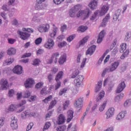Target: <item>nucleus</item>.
I'll return each instance as SVG.
<instances>
[{"label":"nucleus","mask_w":131,"mask_h":131,"mask_svg":"<svg viewBox=\"0 0 131 131\" xmlns=\"http://www.w3.org/2000/svg\"><path fill=\"white\" fill-rule=\"evenodd\" d=\"M57 32H58V28L56 27H54L53 28V30L50 32L49 36L50 37H51V38H49L47 42L45 44L44 47L46 48V49L51 50L54 47L55 45L54 38H55V36L57 35Z\"/></svg>","instance_id":"nucleus-1"},{"label":"nucleus","mask_w":131,"mask_h":131,"mask_svg":"<svg viewBox=\"0 0 131 131\" xmlns=\"http://www.w3.org/2000/svg\"><path fill=\"white\" fill-rule=\"evenodd\" d=\"M26 104V100H22L21 102L17 105V106H15V105H11L9 108V111H15L16 110V108H20L17 111V113H21L24 109H25V107L23 106V105H25Z\"/></svg>","instance_id":"nucleus-2"},{"label":"nucleus","mask_w":131,"mask_h":131,"mask_svg":"<svg viewBox=\"0 0 131 131\" xmlns=\"http://www.w3.org/2000/svg\"><path fill=\"white\" fill-rule=\"evenodd\" d=\"M91 14H92V11H91L90 9L87 8L84 10H80L77 14V16L78 17H83L84 20L87 18H89Z\"/></svg>","instance_id":"nucleus-3"},{"label":"nucleus","mask_w":131,"mask_h":131,"mask_svg":"<svg viewBox=\"0 0 131 131\" xmlns=\"http://www.w3.org/2000/svg\"><path fill=\"white\" fill-rule=\"evenodd\" d=\"M64 73L62 71L59 72L56 75L55 77V80L56 81V84H55V90L57 91L58 89L61 86V81L60 79H62V77H63V75Z\"/></svg>","instance_id":"nucleus-4"},{"label":"nucleus","mask_w":131,"mask_h":131,"mask_svg":"<svg viewBox=\"0 0 131 131\" xmlns=\"http://www.w3.org/2000/svg\"><path fill=\"white\" fill-rule=\"evenodd\" d=\"M83 79H84V77L83 76H78L74 80V83L75 84L76 86H77V88H80V86H81V84H82Z\"/></svg>","instance_id":"nucleus-5"},{"label":"nucleus","mask_w":131,"mask_h":131,"mask_svg":"<svg viewBox=\"0 0 131 131\" xmlns=\"http://www.w3.org/2000/svg\"><path fill=\"white\" fill-rule=\"evenodd\" d=\"M59 56H60L59 52L53 53L51 57V59H50L48 61V64H52L53 62H54L55 64L57 63L58 58H59Z\"/></svg>","instance_id":"nucleus-6"},{"label":"nucleus","mask_w":131,"mask_h":131,"mask_svg":"<svg viewBox=\"0 0 131 131\" xmlns=\"http://www.w3.org/2000/svg\"><path fill=\"white\" fill-rule=\"evenodd\" d=\"M50 29V25L46 24L45 25H41L38 28V30L41 33H43V32H48Z\"/></svg>","instance_id":"nucleus-7"},{"label":"nucleus","mask_w":131,"mask_h":131,"mask_svg":"<svg viewBox=\"0 0 131 131\" xmlns=\"http://www.w3.org/2000/svg\"><path fill=\"white\" fill-rule=\"evenodd\" d=\"M83 102V98H79L77 100H75V102L74 105L76 108H79L78 110V112H79L82 107V102Z\"/></svg>","instance_id":"nucleus-8"},{"label":"nucleus","mask_w":131,"mask_h":131,"mask_svg":"<svg viewBox=\"0 0 131 131\" xmlns=\"http://www.w3.org/2000/svg\"><path fill=\"white\" fill-rule=\"evenodd\" d=\"M46 2V0H36L35 5L36 10H43L45 9V4H42Z\"/></svg>","instance_id":"nucleus-9"},{"label":"nucleus","mask_w":131,"mask_h":131,"mask_svg":"<svg viewBox=\"0 0 131 131\" xmlns=\"http://www.w3.org/2000/svg\"><path fill=\"white\" fill-rule=\"evenodd\" d=\"M10 125L12 129H17L18 128V119L15 118L14 116L11 117Z\"/></svg>","instance_id":"nucleus-10"},{"label":"nucleus","mask_w":131,"mask_h":131,"mask_svg":"<svg viewBox=\"0 0 131 131\" xmlns=\"http://www.w3.org/2000/svg\"><path fill=\"white\" fill-rule=\"evenodd\" d=\"M17 33L19 34L20 38L23 40H26L28 39L29 36H30V34L27 33V32H21V31H17Z\"/></svg>","instance_id":"nucleus-11"},{"label":"nucleus","mask_w":131,"mask_h":131,"mask_svg":"<svg viewBox=\"0 0 131 131\" xmlns=\"http://www.w3.org/2000/svg\"><path fill=\"white\" fill-rule=\"evenodd\" d=\"M34 84V80L32 78H29L26 80L25 82V86L26 89H30Z\"/></svg>","instance_id":"nucleus-12"},{"label":"nucleus","mask_w":131,"mask_h":131,"mask_svg":"<svg viewBox=\"0 0 131 131\" xmlns=\"http://www.w3.org/2000/svg\"><path fill=\"white\" fill-rule=\"evenodd\" d=\"M1 89L3 91H6L9 88V82L6 79H3L1 81Z\"/></svg>","instance_id":"nucleus-13"},{"label":"nucleus","mask_w":131,"mask_h":131,"mask_svg":"<svg viewBox=\"0 0 131 131\" xmlns=\"http://www.w3.org/2000/svg\"><path fill=\"white\" fill-rule=\"evenodd\" d=\"M114 111H115V110L114 107L110 108L105 114V115H106V119L111 118V117L114 115Z\"/></svg>","instance_id":"nucleus-14"},{"label":"nucleus","mask_w":131,"mask_h":131,"mask_svg":"<svg viewBox=\"0 0 131 131\" xmlns=\"http://www.w3.org/2000/svg\"><path fill=\"white\" fill-rule=\"evenodd\" d=\"M31 115H33V114L31 113V111L28 110L21 113V117L22 119H26V118H27V117L31 116Z\"/></svg>","instance_id":"nucleus-15"},{"label":"nucleus","mask_w":131,"mask_h":131,"mask_svg":"<svg viewBox=\"0 0 131 131\" xmlns=\"http://www.w3.org/2000/svg\"><path fill=\"white\" fill-rule=\"evenodd\" d=\"M106 34V32L105 30L101 31L100 33L99 34L98 37L97 39V43H101L102 41H103V39L104 38V37L105 36Z\"/></svg>","instance_id":"nucleus-16"},{"label":"nucleus","mask_w":131,"mask_h":131,"mask_svg":"<svg viewBox=\"0 0 131 131\" xmlns=\"http://www.w3.org/2000/svg\"><path fill=\"white\" fill-rule=\"evenodd\" d=\"M98 0H92L89 5L91 10H95L98 7Z\"/></svg>","instance_id":"nucleus-17"},{"label":"nucleus","mask_w":131,"mask_h":131,"mask_svg":"<svg viewBox=\"0 0 131 131\" xmlns=\"http://www.w3.org/2000/svg\"><path fill=\"white\" fill-rule=\"evenodd\" d=\"M125 88V83L124 81L121 82L119 85L116 90V93L117 94H119V93H121L123 90Z\"/></svg>","instance_id":"nucleus-18"},{"label":"nucleus","mask_w":131,"mask_h":131,"mask_svg":"<svg viewBox=\"0 0 131 131\" xmlns=\"http://www.w3.org/2000/svg\"><path fill=\"white\" fill-rule=\"evenodd\" d=\"M13 72L16 74H22V72H23V68L20 66H16L13 69Z\"/></svg>","instance_id":"nucleus-19"},{"label":"nucleus","mask_w":131,"mask_h":131,"mask_svg":"<svg viewBox=\"0 0 131 131\" xmlns=\"http://www.w3.org/2000/svg\"><path fill=\"white\" fill-rule=\"evenodd\" d=\"M97 48V46L93 45L91 46L90 48H89L88 50L86 52V55H90V56H92L94 53H95V51H96V48Z\"/></svg>","instance_id":"nucleus-20"},{"label":"nucleus","mask_w":131,"mask_h":131,"mask_svg":"<svg viewBox=\"0 0 131 131\" xmlns=\"http://www.w3.org/2000/svg\"><path fill=\"white\" fill-rule=\"evenodd\" d=\"M109 10V7L107 6H103L102 7L101 11H99V15L100 16H104L108 12Z\"/></svg>","instance_id":"nucleus-21"},{"label":"nucleus","mask_w":131,"mask_h":131,"mask_svg":"<svg viewBox=\"0 0 131 131\" xmlns=\"http://www.w3.org/2000/svg\"><path fill=\"white\" fill-rule=\"evenodd\" d=\"M118 66H119V62L118 61H115L114 63H112L111 67H110V69H111V72L115 71V70L117 69Z\"/></svg>","instance_id":"nucleus-22"},{"label":"nucleus","mask_w":131,"mask_h":131,"mask_svg":"<svg viewBox=\"0 0 131 131\" xmlns=\"http://www.w3.org/2000/svg\"><path fill=\"white\" fill-rule=\"evenodd\" d=\"M120 15H121V9H119L116 10L113 16V20H114V21H117Z\"/></svg>","instance_id":"nucleus-23"},{"label":"nucleus","mask_w":131,"mask_h":131,"mask_svg":"<svg viewBox=\"0 0 131 131\" xmlns=\"http://www.w3.org/2000/svg\"><path fill=\"white\" fill-rule=\"evenodd\" d=\"M110 19V15L109 14H107L102 20V23L101 24V27H105V26L107 25V23H108V20Z\"/></svg>","instance_id":"nucleus-24"},{"label":"nucleus","mask_w":131,"mask_h":131,"mask_svg":"<svg viewBox=\"0 0 131 131\" xmlns=\"http://www.w3.org/2000/svg\"><path fill=\"white\" fill-rule=\"evenodd\" d=\"M73 114L74 112L72 111V110L68 111L67 112V122H70L71 120H72V119L73 118Z\"/></svg>","instance_id":"nucleus-25"},{"label":"nucleus","mask_w":131,"mask_h":131,"mask_svg":"<svg viewBox=\"0 0 131 131\" xmlns=\"http://www.w3.org/2000/svg\"><path fill=\"white\" fill-rule=\"evenodd\" d=\"M65 122V117L63 114H60L58 117V121L57 122V124L60 125L63 124Z\"/></svg>","instance_id":"nucleus-26"},{"label":"nucleus","mask_w":131,"mask_h":131,"mask_svg":"<svg viewBox=\"0 0 131 131\" xmlns=\"http://www.w3.org/2000/svg\"><path fill=\"white\" fill-rule=\"evenodd\" d=\"M125 115H126V111H123L120 112L117 116V120H121L123 118H124Z\"/></svg>","instance_id":"nucleus-27"},{"label":"nucleus","mask_w":131,"mask_h":131,"mask_svg":"<svg viewBox=\"0 0 131 131\" xmlns=\"http://www.w3.org/2000/svg\"><path fill=\"white\" fill-rule=\"evenodd\" d=\"M105 96V92L102 91L100 93V94L98 95V97L96 99V102L98 104H99V103H101L102 101V99H103V97Z\"/></svg>","instance_id":"nucleus-28"},{"label":"nucleus","mask_w":131,"mask_h":131,"mask_svg":"<svg viewBox=\"0 0 131 131\" xmlns=\"http://www.w3.org/2000/svg\"><path fill=\"white\" fill-rule=\"evenodd\" d=\"M66 54L64 53L62 54V55L59 58L58 60V62L60 65H62V64H64L65 62H66Z\"/></svg>","instance_id":"nucleus-29"},{"label":"nucleus","mask_w":131,"mask_h":131,"mask_svg":"<svg viewBox=\"0 0 131 131\" xmlns=\"http://www.w3.org/2000/svg\"><path fill=\"white\" fill-rule=\"evenodd\" d=\"M16 49L14 48H10L8 49L7 54L9 56H12L13 55H15V54H16Z\"/></svg>","instance_id":"nucleus-30"},{"label":"nucleus","mask_w":131,"mask_h":131,"mask_svg":"<svg viewBox=\"0 0 131 131\" xmlns=\"http://www.w3.org/2000/svg\"><path fill=\"white\" fill-rule=\"evenodd\" d=\"M102 88V81H99L98 82L97 84L95 86V93H98L101 91V88Z\"/></svg>","instance_id":"nucleus-31"},{"label":"nucleus","mask_w":131,"mask_h":131,"mask_svg":"<svg viewBox=\"0 0 131 131\" xmlns=\"http://www.w3.org/2000/svg\"><path fill=\"white\" fill-rule=\"evenodd\" d=\"M14 62V58H9L5 60L3 62V66H7V65H10Z\"/></svg>","instance_id":"nucleus-32"},{"label":"nucleus","mask_w":131,"mask_h":131,"mask_svg":"<svg viewBox=\"0 0 131 131\" xmlns=\"http://www.w3.org/2000/svg\"><path fill=\"white\" fill-rule=\"evenodd\" d=\"M89 37L88 36H86L84 37L82 40H81L79 41V46L80 47L84 46V44L85 42H88V40H89Z\"/></svg>","instance_id":"nucleus-33"},{"label":"nucleus","mask_w":131,"mask_h":131,"mask_svg":"<svg viewBox=\"0 0 131 131\" xmlns=\"http://www.w3.org/2000/svg\"><path fill=\"white\" fill-rule=\"evenodd\" d=\"M124 97V94L123 93H121L120 95L117 96L115 98V102H119L121 99H122Z\"/></svg>","instance_id":"nucleus-34"},{"label":"nucleus","mask_w":131,"mask_h":131,"mask_svg":"<svg viewBox=\"0 0 131 131\" xmlns=\"http://www.w3.org/2000/svg\"><path fill=\"white\" fill-rule=\"evenodd\" d=\"M128 54H129V50L127 49L125 52H124L123 54L121 55L120 59H121V60H124V59L127 57Z\"/></svg>","instance_id":"nucleus-35"},{"label":"nucleus","mask_w":131,"mask_h":131,"mask_svg":"<svg viewBox=\"0 0 131 131\" xmlns=\"http://www.w3.org/2000/svg\"><path fill=\"white\" fill-rule=\"evenodd\" d=\"M56 104H57V100H52L50 102V104L48 107V110H51V109H53V108H54V107L55 106V105H56Z\"/></svg>","instance_id":"nucleus-36"},{"label":"nucleus","mask_w":131,"mask_h":131,"mask_svg":"<svg viewBox=\"0 0 131 131\" xmlns=\"http://www.w3.org/2000/svg\"><path fill=\"white\" fill-rule=\"evenodd\" d=\"M126 50V43H123L120 46V53H123Z\"/></svg>","instance_id":"nucleus-37"},{"label":"nucleus","mask_w":131,"mask_h":131,"mask_svg":"<svg viewBox=\"0 0 131 131\" xmlns=\"http://www.w3.org/2000/svg\"><path fill=\"white\" fill-rule=\"evenodd\" d=\"M16 11H17V10L14 8L11 9V10H10V9L9 10V16L10 18H12V17L14 16V13H16Z\"/></svg>","instance_id":"nucleus-38"},{"label":"nucleus","mask_w":131,"mask_h":131,"mask_svg":"<svg viewBox=\"0 0 131 131\" xmlns=\"http://www.w3.org/2000/svg\"><path fill=\"white\" fill-rule=\"evenodd\" d=\"M100 13V10H97L94 12V15H92L91 16V17L90 18V20H91L92 21H94V20H95V19H96L97 16H98V15H99Z\"/></svg>","instance_id":"nucleus-39"},{"label":"nucleus","mask_w":131,"mask_h":131,"mask_svg":"<svg viewBox=\"0 0 131 131\" xmlns=\"http://www.w3.org/2000/svg\"><path fill=\"white\" fill-rule=\"evenodd\" d=\"M79 74V71L78 70H75L72 73L71 78H75L77 75Z\"/></svg>","instance_id":"nucleus-40"},{"label":"nucleus","mask_w":131,"mask_h":131,"mask_svg":"<svg viewBox=\"0 0 131 131\" xmlns=\"http://www.w3.org/2000/svg\"><path fill=\"white\" fill-rule=\"evenodd\" d=\"M88 27L81 26L78 28V30H79V31H80L81 32H84V31H86Z\"/></svg>","instance_id":"nucleus-41"},{"label":"nucleus","mask_w":131,"mask_h":131,"mask_svg":"<svg viewBox=\"0 0 131 131\" xmlns=\"http://www.w3.org/2000/svg\"><path fill=\"white\" fill-rule=\"evenodd\" d=\"M50 126H51V123L50 122H47L45 124L44 127L43 128V131L49 129V128H50Z\"/></svg>","instance_id":"nucleus-42"},{"label":"nucleus","mask_w":131,"mask_h":131,"mask_svg":"<svg viewBox=\"0 0 131 131\" xmlns=\"http://www.w3.org/2000/svg\"><path fill=\"white\" fill-rule=\"evenodd\" d=\"M66 129V126L63 125L62 126H59L56 128L57 131H65Z\"/></svg>","instance_id":"nucleus-43"},{"label":"nucleus","mask_w":131,"mask_h":131,"mask_svg":"<svg viewBox=\"0 0 131 131\" xmlns=\"http://www.w3.org/2000/svg\"><path fill=\"white\" fill-rule=\"evenodd\" d=\"M131 33L129 32H127L125 36V41H129L130 40Z\"/></svg>","instance_id":"nucleus-44"},{"label":"nucleus","mask_w":131,"mask_h":131,"mask_svg":"<svg viewBox=\"0 0 131 131\" xmlns=\"http://www.w3.org/2000/svg\"><path fill=\"white\" fill-rule=\"evenodd\" d=\"M39 63H40L39 59L36 58L33 61V65H34V66H37L39 65Z\"/></svg>","instance_id":"nucleus-45"},{"label":"nucleus","mask_w":131,"mask_h":131,"mask_svg":"<svg viewBox=\"0 0 131 131\" xmlns=\"http://www.w3.org/2000/svg\"><path fill=\"white\" fill-rule=\"evenodd\" d=\"M109 72H111V70L110 68H105L102 73V76H105V74L106 73H109Z\"/></svg>","instance_id":"nucleus-46"},{"label":"nucleus","mask_w":131,"mask_h":131,"mask_svg":"<svg viewBox=\"0 0 131 131\" xmlns=\"http://www.w3.org/2000/svg\"><path fill=\"white\" fill-rule=\"evenodd\" d=\"M63 110H66L69 106V100H66L63 104Z\"/></svg>","instance_id":"nucleus-47"},{"label":"nucleus","mask_w":131,"mask_h":131,"mask_svg":"<svg viewBox=\"0 0 131 131\" xmlns=\"http://www.w3.org/2000/svg\"><path fill=\"white\" fill-rule=\"evenodd\" d=\"M131 105V99L127 100L125 101L124 103V107H128Z\"/></svg>","instance_id":"nucleus-48"},{"label":"nucleus","mask_w":131,"mask_h":131,"mask_svg":"<svg viewBox=\"0 0 131 131\" xmlns=\"http://www.w3.org/2000/svg\"><path fill=\"white\" fill-rule=\"evenodd\" d=\"M76 14V12L75 10H74L73 9H71L70 10V17H72L73 18V17H75V15Z\"/></svg>","instance_id":"nucleus-49"},{"label":"nucleus","mask_w":131,"mask_h":131,"mask_svg":"<svg viewBox=\"0 0 131 131\" xmlns=\"http://www.w3.org/2000/svg\"><path fill=\"white\" fill-rule=\"evenodd\" d=\"M52 98H53V97L52 96V95H50L48 97L46 98L44 100H43L42 102H43L44 103H48V102H49V101H51V100H52Z\"/></svg>","instance_id":"nucleus-50"},{"label":"nucleus","mask_w":131,"mask_h":131,"mask_svg":"<svg viewBox=\"0 0 131 131\" xmlns=\"http://www.w3.org/2000/svg\"><path fill=\"white\" fill-rule=\"evenodd\" d=\"M42 41V38H41V37H39L35 40V43L36 45H40Z\"/></svg>","instance_id":"nucleus-51"},{"label":"nucleus","mask_w":131,"mask_h":131,"mask_svg":"<svg viewBox=\"0 0 131 131\" xmlns=\"http://www.w3.org/2000/svg\"><path fill=\"white\" fill-rule=\"evenodd\" d=\"M105 107H106V102H104L102 105L100 106L99 110L100 112H102L104 111V109H105Z\"/></svg>","instance_id":"nucleus-52"},{"label":"nucleus","mask_w":131,"mask_h":131,"mask_svg":"<svg viewBox=\"0 0 131 131\" xmlns=\"http://www.w3.org/2000/svg\"><path fill=\"white\" fill-rule=\"evenodd\" d=\"M75 38V35H72L68 37L67 39V40L69 41V42H71V41H72L73 39H74Z\"/></svg>","instance_id":"nucleus-53"},{"label":"nucleus","mask_w":131,"mask_h":131,"mask_svg":"<svg viewBox=\"0 0 131 131\" xmlns=\"http://www.w3.org/2000/svg\"><path fill=\"white\" fill-rule=\"evenodd\" d=\"M30 92L28 91H27L24 93V98H29V97H30Z\"/></svg>","instance_id":"nucleus-54"},{"label":"nucleus","mask_w":131,"mask_h":131,"mask_svg":"<svg viewBox=\"0 0 131 131\" xmlns=\"http://www.w3.org/2000/svg\"><path fill=\"white\" fill-rule=\"evenodd\" d=\"M23 31H27V32H30L31 33H33V32L34 31L33 30V29H31V28H28L26 29L25 28H23Z\"/></svg>","instance_id":"nucleus-55"},{"label":"nucleus","mask_w":131,"mask_h":131,"mask_svg":"<svg viewBox=\"0 0 131 131\" xmlns=\"http://www.w3.org/2000/svg\"><path fill=\"white\" fill-rule=\"evenodd\" d=\"M33 126V123H30L28 125V126L26 128V131L30 130V129H31V128H32Z\"/></svg>","instance_id":"nucleus-56"},{"label":"nucleus","mask_w":131,"mask_h":131,"mask_svg":"<svg viewBox=\"0 0 131 131\" xmlns=\"http://www.w3.org/2000/svg\"><path fill=\"white\" fill-rule=\"evenodd\" d=\"M80 9H81V5L80 4H78L74 7V9H73V10L76 12H77V11L80 10Z\"/></svg>","instance_id":"nucleus-57"},{"label":"nucleus","mask_w":131,"mask_h":131,"mask_svg":"<svg viewBox=\"0 0 131 131\" xmlns=\"http://www.w3.org/2000/svg\"><path fill=\"white\" fill-rule=\"evenodd\" d=\"M66 92H67V89L64 88L59 92V95L62 96L63 94H66Z\"/></svg>","instance_id":"nucleus-58"},{"label":"nucleus","mask_w":131,"mask_h":131,"mask_svg":"<svg viewBox=\"0 0 131 131\" xmlns=\"http://www.w3.org/2000/svg\"><path fill=\"white\" fill-rule=\"evenodd\" d=\"M64 2V0H53V3L55 4V5H60L62 4Z\"/></svg>","instance_id":"nucleus-59"},{"label":"nucleus","mask_w":131,"mask_h":131,"mask_svg":"<svg viewBox=\"0 0 131 131\" xmlns=\"http://www.w3.org/2000/svg\"><path fill=\"white\" fill-rule=\"evenodd\" d=\"M32 21H33V22L38 23V22H40V20L38 18V17H37V16H35L33 17Z\"/></svg>","instance_id":"nucleus-60"},{"label":"nucleus","mask_w":131,"mask_h":131,"mask_svg":"<svg viewBox=\"0 0 131 131\" xmlns=\"http://www.w3.org/2000/svg\"><path fill=\"white\" fill-rule=\"evenodd\" d=\"M8 41L9 43H10V45H13L16 42V39L13 38H8Z\"/></svg>","instance_id":"nucleus-61"},{"label":"nucleus","mask_w":131,"mask_h":131,"mask_svg":"<svg viewBox=\"0 0 131 131\" xmlns=\"http://www.w3.org/2000/svg\"><path fill=\"white\" fill-rule=\"evenodd\" d=\"M86 58H83L81 64V68H83V67H84V65H85V62H86Z\"/></svg>","instance_id":"nucleus-62"},{"label":"nucleus","mask_w":131,"mask_h":131,"mask_svg":"<svg viewBox=\"0 0 131 131\" xmlns=\"http://www.w3.org/2000/svg\"><path fill=\"white\" fill-rule=\"evenodd\" d=\"M43 85V83L42 82H39L36 84L35 88L36 89H40Z\"/></svg>","instance_id":"nucleus-63"},{"label":"nucleus","mask_w":131,"mask_h":131,"mask_svg":"<svg viewBox=\"0 0 131 131\" xmlns=\"http://www.w3.org/2000/svg\"><path fill=\"white\" fill-rule=\"evenodd\" d=\"M9 96L11 97H13V96L14 95V90L11 89L9 91Z\"/></svg>","instance_id":"nucleus-64"}]
</instances>
